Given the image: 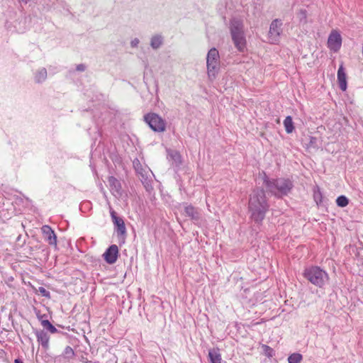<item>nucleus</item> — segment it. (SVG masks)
Instances as JSON below:
<instances>
[{
	"instance_id": "nucleus-1",
	"label": "nucleus",
	"mask_w": 363,
	"mask_h": 363,
	"mask_svg": "<svg viewBox=\"0 0 363 363\" xmlns=\"http://www.w3.org/2000/svg\"><path fill=\"white\" fill-rule=\"evenodd\" d=\"M269 205L263 189H255L250 196L248 211L250 218L255 223H261L265 218Z\"/></svg>"
},
{
	"instance_id": "nucleus-2",
	"label": "nucleus",
	"mask_w": 363,
	"mask_h": 363,
	"mask_svg": "<svg viewBox=\"0 0 363 363\" xmlns=\"http://www.w3.org/2000/svg\"><path fill=\"white\" fill-rule=\"evenodd\" d=\"M263 183L268 191L277 198L286 196L294 186L292 182L289 179H269L265 174L263 177Z\"/></svg>"
},
{
	"instance_id": "nucleus-3",
	"label": "nucleus",
	"mask_w": 363,
	"mask_h": 363,
	"mask_svg": "<svg viewBox=\"0 0 363 363\" xmlns=\"http://www.w3.org/2000/svg\"><path fill=\"white\" fill-rule=\"evenodd\" d=\"M303 276L311 284L320 288L323 287L329 279L328 273L319 267L306 268Z\"/></svg>"
},
{
	"instance_id": "nucleus-4",
	"label": "nucleus",
	"mask_w": 363,
	"mask_h": 363,
	"mask_svg": "<svg viewBox=\"0 0 363 363\" xmlns=\"http://www.w3.org/2000/svg\"><path fill=\"white\" fill-rule=\"evenodd\" d=\"M206 67L208 79L214 80L220 69V55L216 48H211L207 53Z\"/></svg>"
},
{
	"instance_id": "nucleus-5",
	"label": "nucleus",
	"mask_w": 363,
	"mask_h": 363,
	"mask_svg": "<svg viewBox=\"0 0 363 363\" xmlns=\"http://www.w3.org/2000/svg\"><path fill=\"white\" fill-rule=\"evenodd\" d=\"M145 121L150 128L155 132H163L165 130V122L157 114L148 113L145 116Z\"/></svg>"
},
{
	"instance_id": "nucleus-6",
	"label": "nucleus",
	"mask_w": 363,
	"mask_h": 363,
	"mask_svg": "<svg viewBox=\"0 0 363 363\" xmlns=\"http://www.w3.org/2000/svg\"><path fill=\"white\" fill-rule=\"evenodd\" d=\"M282 22L279 19L274 20L269 27V38L272 43H277L282 32Z\"/></svg>"
},
{
	"instance_id": "nucleus-7",
	"label": "nucleus",
	"mask_w": 363,
	"mask_h": 363,
	"mask_svg": "<svg viewBox=\"0 0 363 363\" xmlns=\"http://www.w3.org/2000/svg\"><path fill=\"white\" fill-rule=\"evenodd\" d=\"M342 45V37L340 33L336 30H333L330 33L328 39V48L336 52H337Z\"/></svg>"
},
{
	"instance_id": "nucleus-8",
	"label": "nucleus",
	"mask_w": 363,
	"mask_h": 363,
	"mask_svg": "<svg viewBox=\"0 0 363 363\" xmlns=\"http://www.w3.org/2000/svg\"><path fill=\"white\" fill-rule=\"evenodd\" d=\"M184 215L191 218L195 223L199 224L202 220L201 211L191 204L184 203Z\"/></svg>"
},
{
	"instance_id": "nucleus-9",
	"label": "nucleus",
	"mask_w": 363,
	"mask_h": 363,
	"mask_svg": "<svg viewBox=\"0 0 363 363\" xmlns=\"http://www.w3.org/2000/svg\"><path fill=\"white\" fill-rule=\"evenodd\" d=\"M112 221L116 227V231L118 236H124L126 233V228L124 220L122 218L117 216L116 212L113 210L110 211Z\"/></svg>"
},
{
	"instance_id": "nucleus-10",
	"label": "nucleus",
	"mask_w": 363,
	"mask_h": 363,
	"mask_svg": "<svg viewBox=\"0 0 363 363\" xmlns=\"http://www.w3.org/2000/svg\"><path fill=\"white\" fill-rule=\"evenodd\" d=\"M235 47L240 52H244L246 49V38L244 32L230 33Z\"/></svg>"
},
{
	"instance_id": "nucleus-11",
	"label": "nucleus",
	"mask_w": 363,
	"mask_h": 363,
	"mask_svg": "<svg viewBox=\"0 0 363 363\" xmlns=\"http://www.w3.org/2000/svg\"><path fill=\"white\" fill-rule=\"evenodd\" d=\"M235 47L240 52H244L246 49V38L244 32L230 33Z\"/></svg>"
},
{
	"instance_id": "nucleus-12",
	"label": "nucleus",
	"mask_w": 363,
	"mask_h": 363,
	"mask_svg": "<svg viewBox=\"0 0 363 363\" xmlns=\"http://www.w3.org/2000/svg\"><path fill=\"white\" fill-rule=\"evenodd\" d=\"M118 247L116 245H111L104 253L105 261L110 264H114L118 258Z\"/></svg>"
},
{
	"instance_id": "nucleus-13",
	"label": "nucleus",
	"mask_w": 363,
	"mask_h": 363,
	"mask_svg": "<svg viewBox=\"0 0 363 363\" xmlns=\"http://www.w3.org/2000/svg\"><path fill=\"white\" fill-rule=\"evenodd\" d=\"M108 182L112 194L116 197L121 196V184L120 181L111 176L108 178Z\"/></svg>"
},
{
	"instance_id": "nucleus-14",
	"label": "nucleus",
	"mask_w": 363,
	"mask_h": 363,
	"mask_svg": "<svg viewBox=\"0 0 363 363\" xmlns=\"http://www.w3.org/2000/svg\"><path fill=\"white\" fill-rule=\"evenodd\" d=\"M42 232L45 240L50 245H57V237L55 232L49 225H43L42 227Z\"/></svg>"
},
{
	"instance_id": "nucleus-15",
	"label": "nucleus",
	"mask_w": 363,
	"mask_h": 363,
	"mask_svg": "<svg viewBox=\"0 0 363 363\" xmlns=\"http://www.w3.org/2000/svg\"><path fill=\"white\" fill-rule=\"evenodd\" d=\"M230 33L244 32L243 21L238 18H233L230 22Z\"/></svg>"
},
{
	"instance_id": "nucleus-16",
	"label": "nucleus",
	"mask_w": 363,
	"mask_h": 363,
	"mask_svg": "<svg viewBox=\"0 0 363 363\" xmlns=\"http://www.w3.org/2000/svg\"><path fill=\"white\" fill-rule=\"evenodd\" d=\"M337 81L342 91L347 89V77L343 66L341 65L337 70Z\"/></svg>"
},
{
	"instance_id": "nucleus-17",
	"label": "nucleus",
	"mask_w": 363,
	"mask_h": 363,
	"mask_svg": "<svg viewBox=\"0 0 363 363\" xmlns=\"http://www.w3.org/2000/svg\"><path fill=\"white\" fill-rule=\"evenodd\" d=\"M35 335L38 342H39L42 347L45 349H48L49 347L50 337L46 332L44 330H36Z\"/></svg>"
},
{
	"instance_id": "nucleus-18",
	"label": "nucleus",
	"mask_w": 363,
	"mask_h": 363,
	"mask_svg": "<svg viewBox=\"0 0 363 363\" xmlns=\"http://www.w3.org/2000/svg\"><path fill=\"white\" fill-rule=\"evenodd\" d=\"M48 72L45 67L38 69L34 74V80L36 83H42L47 79Z\"/></svg>"
},
{
	"instance_id": "nucleus-19",
	"label": "nucleus",
	"mask_w": 363,
	"mask_h": 363,
	"mask_svg": "<svg viewBox=\"0 0 363 363\" xmlns=\"http://www.w3.org/2000/svg\"><path fill=\"white\" fill-rule=\"evenodd\" d=\"M164 38L162 35L157 34L150 39V46L152 49L157 50L163 44Z\"/></svg>"
},
{
	"instance_id": "nucleus-20",
	"label": "nucleus",
	"mask_w": 363,
	"mask_h": 363,
	"mask_svg": "<svg viewBox=\"0 0 363 363\" xmlns=\"http://www.w3.org/2000/svg\"><path fill=\"white\" fill-rule=\"evenodd\" d=\"M208 357L211 363H221V355L218 349H212L208 351Z\"/></svg>"
},
{
	"instance_id": "nucleus-21",
	"label": "nucleus",
	"mask_w": 363,
	"mask_h": 363,
	"mask_svg": "<svg viewBox=\"0 0 363 363\" xmlns=\"http://www.w3.org/2000/svg\"><path fill=\"white\" fill-rule=\"evenodd\" d=\"M43 316L44 315L38 317L39 320H40L42 326L52 334L57 333V328L54 325H52V323L48 320H44Z\"/></svg>"
},
{
	"instance_id": "nucleus-22",
	"label": "nucleus",
	"mask_w": 363,
	"mask_h": 363,
	"mask_svg": "<svg viewBox=\"0 0 363 363\" xmlns=\"http://www.w3.org/2000/svg\"><path fill=\"white\" fill-rule=\"evenodd\" d=\"M167 157L172 160L177 166L182 162L181 155L176 150H168Z\"/></svg>"
},
{
	"instance_id": "nucleus-23",
	"label": "nucleus",
	"mask_w": 363,
	"mask_h": 363,
	"mask_svg": "<svg viewBox=\"0 0 363 363\" xmlns=\"http://www.w3.org/2000/svg\"><path fill=\"white\" fill-rule=\"evenodd\" d=\"M284 125L285 128V130L287 133H291L294 130V123L292 121V118L289 116H286L284 121Z\"/></svg>"
},
{
	"instance_id": "nucleus-24",
	"label": "nucleus",
	"mask_w": 363,
	"mask_h": 363,
	"mask_svg": "<svg viewBox=\"0 0 363 363\" xmlns=\"http://www.w3.org/2000/svg\"><path fill=\"white\" fill-rule=\"evenodd\" d=\"M303 359V356L300 353H293L288 357L289 363H300Z\"/></svg>"
},
{
	"instance_id": "nucleus-25",
	"label": "nucleus",
	"mask_w": 363,
	"mask_h": 363,
	"mask_svg": "<svg viewBox=\"0 0 363 363\" xmlns=\"http://www.w3.org/2000/svg\"><path fill=\"white\" fill-rule=\"evenodd\" d=\"M336 203L339 207H345L349 203V199L345 196H340L336 199Z\"/></svg>"
},
{
	"instance_id": "nucleus-26",
	"label": "nucleus",
	"mask_w": 363,
	"mask_h": 363,
	"mask_svg": "<svg viewBox=\"0 0 363 363\" xmlns=\"http://www.w3.org/2000/svg\"><path fill=\"white\" fill-rule=\"evenodd\" d=\"M313 198L317 204L322 202V194L319 189L314 190Z\"/></svg>"
},
{
	"instance_id": "nucleus-27",
	"label": "nucleus",
	"mask_w": 363,
	"mask_h": 363,
	"mask_svg": "<svg viewBox=\"0 0 363 363\" xmlns=\"http://www.w3.org/2000/svg\"><path fill=\"white\" fill-rule=\"evenodd\" d=\"M298 18H299L300 21L306 23V17H307L306 11H303V10H301L298 12Z\"/></svg>"
},
{
	"instance_id": "nucleus-28",
	"label": "nucleus",
	"mask_w": 363,
	"mask_h": 363,
	"mask_svg": "<svg viewBox=\"0 0 363 363\" xmlns=\"http://www.w3.org/2000/svg\"><path fill=\"white\" fill-rule=\"evenodd\" d=\"M39 291L42 294V295L43 296H45V297H48L50 296V293L49 291H48L45 289H44L43 287H40L39 288Z\"/></svg>"
},
{
	"instance_id": "nucleus-29",
	"label": "nucleus",
	"mask_w": 363,
	"mask_h": 363,
	"mask_svg": "<svg viewBox=\"0 0 363 363\" xmlns=\"http://www.w3.org/2000/svg\"><path fill=\"white\" fill-rule=\"evenodd\" d=\"M139 43V39L135 38L131 40L130 45L132 48H136L138 45Z\"/></svg>"
},
{
	"instance_id": "nucleus-30",
	"label": "nucleus",
	"mask_w": 363,
	"mask_h": 363,
	"mask_svg": "<svg viewBox=\"0 0 363 363\" xmlns=\"http://www.w3.org/2000/svg\"><path fill=\"white\" fill-rule=\"evenodd\" d=\"M77 70L79 72H83L86 69V66L84 64H79L77 66Z\"/></svg>"
},
{
	"instance_id": "nucleus-31",
	"label": "nucleus",
	"mask_w": 363,
	"mask_h": 363,
	"mask_svg": "<svg viewBox=\"0 0 363 363\" xmlns=\"http://www.w3.org/2000/svg\"><path fill=\"white\" fill-rule=\"evenodd\" d=\"M69 352H71V353L73 354L72 349L70 347L68 346V347H66V353L68 354Z\"/></svg>"
},
{
	"instance_id": "nucleus-32",
	"label": "nucleus",
	"mask_w": 363,
	"mask_h": 363,
	"mask_svg": "<svg viewBox=\"0 0 363 363\" xmlns=\"http://www.w3.org/2000/svg\"><path fill=\"white\" fill-rule=\"evenodd\" d=\"M14 363H23L20 359H16Z\"/></svg>"
},
{
	"instance_id": "nucleus-33",
	"label": "nucleus",
	"mask_w": 363,
	"mask_h": 363,
	"mask_svg": "<svg viewBox=\"0 0 363 363\" xmlns=\"http://www.w3.org/2000/svg\"><path fill=\"white\" fill-rule=\"evenodd\" d=\"M21 1L26 4L29 0H21Z\"/></svg>"
}]
</instances>
